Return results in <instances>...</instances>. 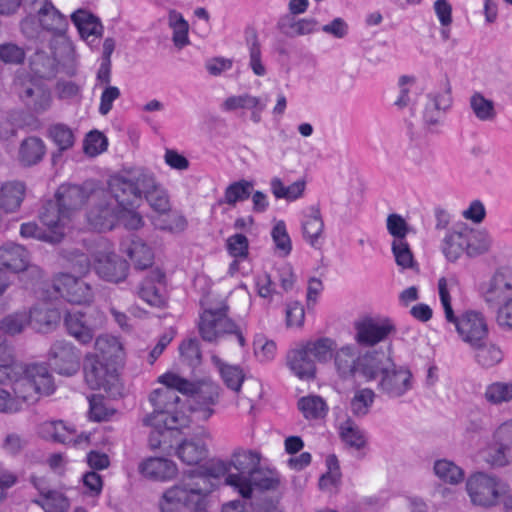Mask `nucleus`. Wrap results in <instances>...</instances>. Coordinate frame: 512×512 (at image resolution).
<instances>
[{
  "instance_id": "338daca9",
  "label": "nucleus",
  "mask_w": 512,
  "mask_h": 512,
  "mask_svg": "<svg viewBox=\"0 0 512 512\" xmlns=\"http://www.w3.org/2000/svg\"><path fill=\"white\" fill-rule=\"evenodd\" d=\"M392 252L398 266L404 269L413 268L415 261L413 254L405 240H394L392 243Z\"/></svg>"
},
{
  "instance_id": "473e14b6",
  "label": "nucleus",
  "mask_w": 512,
  "mask_h": 512,
  "mask_svg": "<svg viewBox=\"0 0 512 512\" xmlns=\"http://www.w3.org/2000/svg\"><path fill=\"white\" fill-rule=\"evenodd\" d=\"M64 214L56 199L48 200L39 212V219L43 225L49 228L50 234H53V231L63 232V227L70 221L68 216Z\"/></svg>"
},
{
  "instance_id": "69168bd1",
  "label": "nucleus",
  "mask_w": 512,
  "mask_h": 512,
  "mask_svg": "<svg viewBox=\"0 0 512 512\" xmlns=\"http://www.w3.org/2000/svg\"><path fill=\"white\" fill-rule=\"evenodd\" d=\"M29 319L25 313H16L4 317L0 322V330L9 335L21 333L28 324Z\"/></svg>"
},
{
  "instance_id": "dca6fc26",
  "label": "nucleus",
  "mask_w": 512,
  "mask_h": 512,
  "mask_svg": "<svg viewBox=\"0 0 512 512\" xmlns=\"http://www.w3.org/2000/svg\"><path fill=\"white\" fill-rule=\"evenodd\" d=\"M220 397V387L212 381H201L192 396L191 410L197 414L198 420L207 421L214 413Z\"/></svg>"
},
{
  "instance_id": "e433bc0d",
  "label": "nucleus",
  "mask_w": 512,
  "mask_h": 512,
  "mask_svg": "<svg viewBox=\"0 0 512 512\" xmlns=\"http://www.w3.org/2000/svg\"><path fill=\"white\" fill-rule=\"evenodd\" d=\"M177 455L184 463L196 465L208 456V449L202 440H184L177 448Z\"/></svg>"
},
{
  "instance_id": "a18cd8bd",
  "label": "nucleus",
  "mask_w": 512,
  "mask_h": 512,
  "mask_svg": "<svg viewBox=\"0 0 512 512\" xmlns=\"http://www.w3.org/2000/svg\"><path fill=\"white\" fill-rule=\"evenodd\" d=\"M49 136L58 147V152L54 153L52 160L55 163L61 153L73 147L75 137L73 131L65 124H55L49 128Z\"/></svg>"
},
{
  "instance_id": "f257e3e1",
  "label": "nucleus",
  "mask_w": 512,
  "mask_h": 512,
  "mask_svg": "<svg viewBox=\"0 0 512 512\" xmlns=\"http://www.w3.org/2000/svg\"><path fill=\"white\" fill-rule=\"evenodd\" d=\"M0 384H11L14 397L0 389V412L16 413L23 403L33 404L41 395L55 391L53 376L45 364H23L11 361L0 364Z\"/></svg>"
},
{
  "instance_id": "9b49d317",
  "label": "nucleus",
  "mask_w": 512,
  "mask_h": 512,
  "mask_svg": "<svg viewBox=\"0 0 512 512\" xmlns=\"http://www.w3.org/2000/svg\"><path fill=\"white\" fill-rule=\"evenodd\" d=\"M199 491H207V488L200 481L184 478L163 494L159 504L161 512H181L182 508L190 506L192 497H197Z\"/></svg>"
},
{
  "instance_id": "3c124183",
  "label": "nucleus",
  "mask_w": 512,
  "mask_h": 512,
  "mask_svg": "<svg viewBox=\"0 0 512 512\" xmlns=\"http://www.w3.org/2000/svg\"><path fill=\"white\" fill-rule=\"evenodd\" d=\"M470 108L480 121H493L496 118L494 102L480 92H475L470 97Z\"/></svg>"
},
{
  "instance_id": "9d476101",
  "label": "nucleus",
  "mask_w": 512,
  "mask_h": 512,
  "mask_svg": "<svg viewBox=\"0 0 512 512\" xmlns=\"http://www.w3.org/2000/svg\"><path fill=\"white\" fill-rule=\"evenodd\" d=\"M116 364L99 358V355L87 353L84 358V379L86 384L92 390H101L108 392L111 386L117 381Z\"/></svg>"
},
{
  "instance_id": "8fccbe9b",
  "label": "nucleus",
  "mask_w": 512,
  "mask_h": 512,
  "mask_svg": "<svg viewBox=\"0 0 512 512\" xmlns=\"http://www.w3.org/2000/svg\"><path fill=\"white\" fill-rule=\"evenodd\" d=\"M253 190V183L247 180H239L231 183L224 192V198L219 200V204L226 203L234 206L239 201L247 200Z\"/></svg>"
},
{
  "instance_id": "6e6552de",
  "label": "nucleus",
  "mask_w": 512,
  "mask_h": 512,
  "mask_svg": "<svg viewBox=\"0 0 512 512\" xmlns=\"http://www.w3.org/2000/svg\"><path fill=\"white\" fill-rule=\"evenodd\" d=\"M480 295L490 308L512 300V267L497 268L490 279L480 285Z\"/></svg>"
},
{
  "instance_id": "c03bdc74",
  "label": "nucleus",
  "mask_w": 512,
  "mask_h": 512,
  "mask_svg": "<svg viewBox=\"0 0 512 512\" xmlns=\"http://www.w3.org/2000/svg\"><path fill=\"white\" fill-rule=\"evenodd\" d=\"M475 351V360L484 368H490L501 362L503 355L498 346L486 341H480L478 346H471Z\"/></svg>"
},
{
  "instance_id": "423d86ee",
  "label": "nucleus",
  "mask_w": 512,
  "mask_h": 512,
  "mask_svg": "<svg viewBox=\"0 0 512 512\" xmlns=\"http://www.w3.org/2000/svg\"><path fill=\"white\" fill-rule=\"evenodd\" d=\"M179 400L177 393L169 386L164 385V387L153 390L149 395L153 411L143 418V424L159 427L163 423L166 428H176L179 419L175 409Z\"/></svg>"
},
{
  "instance_id": "de8ad7c7",
  "label": "nucleus",
  "mask_w": 512,
  "mask_h": 512,
  "mask_svg": "<svg viewBox=\"0 0 512 512\" xmlns=\"http://www.w3.org/2000/svg\"><path fill=\"white\" fill-rule=\"evenodd\" d=\"M375 392L370 388H359L350 400V410L356 417L366 416L375 400Z\"/></svg>"
},
{
  "instance_id": "603ef678",
  "label": "nucleus",
  "mask_w": 512,
  "mask_h": 512,
  "mask_svg": "<svg viewBox=\"0 0 512 512\" xmlns=\"http://www.w3.org/2000/svg\"><path fill=\"white\" fill-rule=\"evenodd\" d=\"M358 367L357 373H360L367 381L375 380L378 376L381 377L382 371L387 368L382 365L376 353L359 356Z\"/></svg>"
},
{
  "instance_id": "bb28decb",
  "label": "nucleus",
  "mask_w": 512,
  "mask_h": 512,
  "mask_svg": "<svg viewBox=\"0 0 512 512\" xmlns=\"http://www.w3.org/2000/svg\"><path fill=\"white\" fill-rule=\"evenodd\" d=\"M41 27L55 35H63L68 27L66 17L49 0H44L37 10Z\"/></svg>"
},
{
  "instance_id": "49530a36",
  "label": "nucleus",
  "mask_w": 512,
  "mask_h": 512,
  "mask_svg": "<svg viewBox=\"0 0 512 512\" xmlns=\"http://www.w3.org/2000/svg\"><path fill=\"white\" fill-rule=\"evenodd\" d=\"M315 361L326 363L333 357L336 348L334 340L328 337H321L314 341L303 344Z\"/></svg>"
},
{
  "instance_id": "f3484780",
  "label": "nucleus",
  "mask_w": 512,
  "mask_h": 512,
  "mask_svg": "<svg viewBox=\"0 0 512 512\" xmlns=\"http://www.w3.org/2000/svg\"><path fill=\"white\" fill-rule=\"evenodd\" d=\"M94 270L108 282L119 283L127 277L129 265L114 252H98L94 257Z\"/></svg>"
},
{
  "instance_id": "bf43d9fd",
  "label": "nucleus",
  "mask_w": 512,
  "mask_h": 512,
  "mask_svg": "<svg viewBox=\"0 0 512 512\" xmlns=\"http://www.w3.org/2000/svg\"><path fill=\"white\" fill-rule=\"evenodd\" d=\"M249 48L250 67L257 76H264L266 73L265 66L261 61V47L257 33L252 30L250 35L246 37Z\"/></svg>"
},
{
  "instance_id": "4d7b16f0",
  "label": "nucleus",
  "mask_w": 512,
  "mask_h": 512,
  "mask_svg": "<svg viewBox=\"0 0 512 512\" xmlns=\"http://www.w3.org/2000/svg\"><path fill=\"white\" fill-rule=\"evenodd\" d=\"M435 474L445 482L457 484L464 478V473L460 467L451 461L438 460L434 464Z\"/></svg>"
},
{
  "instance_id": "6ab92c4d",
  "label": "nucleus",
  "mask_w": 512,
  "mask_h": 512,
  "mask_svg": "<svg viewBox=\"0 0 512 512\" xmlns=\"http://www.w3.org/2000/svg\"><path fill=\"white\" fill-rule=\"evenodd\" d=\"M279 483V478L272 471L264 470L259 465L235 489L243 498L250 499L254 489L276 490Z\"/></svg>"
},
{
  "instance_id": "2f4dec72",
  "label": "nucleus",
  "mask_w": 512,
  "mask_h": 512,
  "mask_svg": "<svg viewBox=\"0 0 512 512\" xmlns=\"http://www.w3.org/2000/svg\"><path fill=\"white\" fill-rule=\"evenodd\" d=\"M303 236L314 248H320L319 241L324 230V221L321 216L319 205H312L308 208L306 219L302 223Z\"/></svg>"
},
{
  "instance_id": "4468645a",
  "label": "nucleus",
  "mask_w": 512,
  "mask_h": 512,
  "mask_svg": "<svg viewBox=\"0 0 512 512\" xmlns=\"http://www.w3.org/2000/svg\"><path fill=\"white\" fill-rule=\"evenodd\" d=\"M355 341L360 346L370 347L382 342L395 331L389 320H377L371 317L355 322Z\"/></svg>"
},
{
  "instance_id": "e2e57ef3",
  "label": "nucleus",
  "mask_w": 512,
  "mask_h": 512,
  "mask_svg": "<svg viewBox=\"0 0 512 512\" xmlns=\"http://www.w3.org/2000/svg\"><path fill=\"white\" fill-rule=\"evenodd\" d=\"M144 198L157 214L167 212L171 207L167 191L159 182Z\"/></svg>"
},
{
  "instance_id": "ddd939ff",
  "label": "nucleus",
  "mask_w": 512,
  "mask_h": 512,
  "mask_svg": "<svg viewBox=\"0 0 512 512\" xmlns=\"http://www.w3.org/2000/svg\"><path fill=\"white\" fill-rule=\"evenodd\" d=\"M93 186V182H85L83 185H60L55 193V199L65 213L64 215L71 219L84 204L87 205Z\"/></svg>"
},
{
  "instance_id": "c756f323",
  "label": "nucleus",
  "mask_w": 512,
  "mask_h": 512,
  "mask_svg": "<svg viewBox=\"0 0 512 512\" xmlns=\"http://www.w3.org/2000/svg\"><path fill=\"white\" fill-rule=\"evenodd\" d=\"M20 97L26 106L35 113L46 111L52 102L50 92L43 86L34 83L23 86Z\"/></svg>"
},
{
  "instance_id": "5701e85b",
  "label": "nucleus",
  "mask_w": 512,
  "mask_h": 512,
  "mask_svg": "<svg viewBox=\"0 0 512 512\" xmlns=\"http://www.w3.org/2000/svg\"><path fill=\"white\" fill-rule=\"evenodd\" d=\"M63 322L67 334L81 345H88L93 341L95 330L88 325L86 315L81 311H67Z\"/></svg>"
},
{
  "instance_id": "37998d69",
  "label": "nucleus",
  "mask_w": 512,
  "mask_h": 512,
  "mask_svg": "<svg viewBox=\"0 0 512 512\" xmlns=\"http://www.w3.org/2000/svg\"><path fill=\"white\" fill-rule=\"evenodd\" d=\"M45 154V144L37 137H29L21 143L19 149L20 161L26 165L31 166L38 163Z\"/></svg>"
},
{
  "instance_id": "f704fd0d",
  "label": "nucleus",
  "mask_w": 512,
  "mask_h": 512,
  "mask_svg": "<svg viewBox=\"0 0 512 512\" xmlns=\"http://www.w3.org/2000/svg\"><path fill=\"white\" fill-rule=\"evenodd\" d=\"M94 348L95 353L92 355H99L102 360L113 364L121 360L123 355L122 344L118 338L108 334L98 336L95 339Z\"/></svg>"
},
{
  "instance_id": "20e7f679",
  "label": "nucleus",
  "mask_w": 512,
  "mask_h": 512,
  "mask_svg": "<svg viewBox=\"0 0 512 512\" xmlns=\"http://www.w3.org/2000/svg\"><path fill=\"white\" fill-rule=\"evenodd\" d=\"M113 191L118 192L121 203L138 204L158 184L150 170L137 167L112 176L110 179Z\"/></svg>"
},
{
  "instance_id": "c9c22d12",
  "label": "nucleus",
  "mask_w": 512,
  "mask_h": 512,
  "mask_svg": "<svg viewBox=\"0 0 512 512\" xmlns=\"http://www.w3.org/2000/svg\"><path fill=\"white\" fill-rule=\"evenodd\" d=\"M126 253L136 269L144 270L153 264L154 253L151 247L138 237L131 240Z\"/></svg>"
},
{
  "instance_id": "f8f14e48",
  "label": "nucleus",
  "mask_w": 512,
  "mask_h": 512,
  "mask_svg": "<svg viewBox=\"0 0 512 512\" xmlns=\"http://www.w3.org/2000/svg\"><path fill=\"white\" fill-rule=\"evenodd\" d=\"M53 287L62 298L73 304H88L94 297L92 287L86 281L68 273L58 275Z\"/></svg>"
},
{
  "instance_id": "79ce46f5",
  "label": "nucleus",
  "mask_w": 512,
  "mask_h": 512,
  "mask_svg": "<svg viewBox=\"0 0 512 512\" xmlns=\"http://www.w3.org/2000/svg\"><path fill=\"white\" fill-rule=\"evenodd\" d=\"M153 224L159 230L180 233L186 229L187 220L178 211L170 208L169 211L154 216Z\"/></svg>"
},
{
  "instance_id": "f03ea898",
  "label": "nucleus",
  "mask_w": 512,
  "mask_h": 512,
  "mask_svg": "<svg viewBox=\"0 0 512 512\" xmlns=\"http://www.w3.org/2000/svg\"><path fill=\"white\" fill-rule=\"evenodd\" d=\"M438 290L445 318L455 325L462 341L471 347L478 346L480 341L488 340L489 329L484 315L478 311L468 310L459 317L455 316L446 278L442 277L438 280Z\"/></svg>"
},
{
  "instance_id": "1a4fd4ad",
  "label": "nucleus",
  "mask_w": 512,
  "mask_h": 512,
  "mask_svg": "<svg viewBox=\"0 0 512 512\" xmlns=\"http://www.w3.org/2000/svg\"><path fill=\"white\" fill-rule=\"evenodd\" d=\"M81 350L67 340L55 341L48 352L51 368L59 375L71 377L76 375L81 367Z\"/></svg>"
},
{
  "instance_id": "393cba45",
  "label": "nucleus",
  "mask_w": 512,
  "mask_h": 512,
  "mask_svg": "<svg viewBox=\"0 0 512 512\" xmlns=\"http://www.w3.org/2000/svg\"><path fill=\"white\" fill-rule=\"evenodd\" d=\"M139 472L144 477L156 481H168L177 474L176 464L166 458L150 457L139 464Z\"/></svg>"
},
{
  "instance_id": "774afa93",
  "label": "nucleus",
  "mask_w": 512,
  "mask_h": 512,
  "mask_svg": "<svg viewBox=\"0 0 512 512\" xmlns=\"http://www.w3.org/2000/svg\"><path fill=\"white\" fill-rule=\"evenodd\" d=\"M34 502L40 504L46 512H65L69 507L67 498L56 491H48L44 494V499L41 503L38 500Z\"/></svg>"
},
{
  "instance_id": "0e129e2a",
  "label": "nucleus",
  "mask_w": 512,
  "mask_h": 512,
  "mask_svg": "<svg viewBox=\"0 0 512 512\" xmlns=\"http://www.w3.org/2000/svg\"><path fill=\"white\" fill-rule=\"evenodd\" d=\"M485 398L492 404H500L512 400V383L496 382L489 385L485 392Z\"/></svg>"
},
{
  "instance_id": "6e6d98bb",
  "label": "nucleus",
  "mask_w": 512,
  "mask_h": 512,
  "mask_svg": "<svg viewBox=\"0 0 512 512\" xmlns=\"http://www.w3.org/2000/svg\"><path fill=\"white\" fill-rule=\"evenodd\" d=\"M20 234L22 237L35 238L50 243H58L64 236L62 231H53V234H50V232L44 231L35 222L23 223L20 227Z\"/></svg>"
},
{
  "instance_id": "ea45409f",
  "label": "nucleus",
  "mask_w": 512,
  "mask_h": 512,
  "mask_svg": "<svg viewBox=\"0 0 512 512\" xmlns=\"http://www.w3.org/2000/svg\"><path fill=\"white\" fill-rule=\"evenodd\" d=\"M212 363L218 368L221 378L225 385L235 391L241 390L242 383L244 381L243 371L239 366L228 365L224 363L218 356L213 355L211 357Z\"/></svg>"
},
{
  "instance_id": "13d9d810",
  "label": "nucleus",
  "mask_w": 512,
  "mask_h": 512,
  "mask_svg": "<svg viewBox=\"0 0 512 512\" xmlns=\"http://www.w3.org/2000/svg\"><path fill=\"white\" fill-rule=\"evenodd\" d=\"M169 25L173 29V42L175 46L182 48L189 43L188 23L180 13L172 11L169 14Z\"/></svg>"
},
{
  "instance_id": "39448f33",
  "label": "nucleus",
  "mask_w": 512,
  "mask_h": 512,
  "mask_svg": "<svg viewBox=\"0 0 512 512\" xmlns=\"http://www.w3.org/2000/svg\"><path fill=\"white\" fill-rule=\"evenodd\" d=\"M228 306L216 309H205L200 315L199 333L204 341L214 342L224 334H234L241 347L245 346V338L237 324L227 316Z\"/></svg>"
},
{
  "instance_id": "72a5a7b5",
  "label": "nucleus",
  "mask_w": 512,
  "mask_h": 512,
  "mask_svg": "<svg viewBox=\"0 0 512 512\" xmlns=\"http://www.w3.org/2000/svg\"><path fill=\"white\" fill-rule=\"evenodd\" d=\"M25 195V185L19 181H9L0 188V208L5 212L16 211Z\"/></svg>"
},
{
  "instance_id": "aec40b11",
  "label": "nucleus",
  "mask_w": 512,
  "mask_h": 512,
  "mask_svg": "<svg viewBox=\"0 0 512 512\" xmlns=\"http://www.w3.org/2000/svg\"><path fill=\"white\" fill-rule=\"evenodd\" d=\"M261 455L252 450H236L229 462L230 468L234 467L238 473L228 474L225 483L236 488L257 466L260 465Z\"/></svg>"
},
{
  "instance_id": "a211bd4d",
  "label": "nucleus",
  "mask_w": 512,
  "mask_h": 512,
  "mask_svg": "<svg viewBox=\"0 0 512 512\" xmlns=\"http://www.w3.org/2000/svg\"><path fill=\"white\" fill-rule=\"evenodd\" d=\"M165 274L156 268L149 272L138 288V296L152 307L162 308L166 305L164 294Z\"/></svg>"
},
{
  "instance_id": "4be33fe9",
  "label": "nucleus",
  "mask_w": 512,
  "mask_h": 512,
  "mask_svg": "<svg viewBox=\"0 0 512 512\" xmlns=\"http://www.w3.org/2000/svg\"><path fill=\"white\" fill-rule=\"evenodd\" d=\"M29 261V252L22 245L8 242L0 247V270L18 273L28 267Z\"/></svg>"
},
{
  "instance_id": "b1692460",
  "label": "nucleus",
  "mask_w": 512,
  "mask_h": 512,
  "mask_svg": "<svg viewBox=\"0 0 512 512\" xmlns=\"http://www.w3.org/2000/svg\"><path fill=\"white\" fill-rule=\"evenodd\" d=\"M71 21L76 26L82 39L90 46L95 40L102 37L103 25L98 17L87 10L79 9L72 13Z\"/></svg>"
},
{
  "instance_id": "cd10ccee",
  "label": "nucleus",
  "mask_w": 512,
  "mask_h": 512,
  "mask_svg": "<svg viewBox=\"0 0 512 512\" xmlns=\"http://www.w3.org/2000/svg\"><path fill=\"white\" fill-rule=\"evenodd\" d=\"M333 358L336 372L342 380H350L358 372L359 356L354 346L341 347L334 352Z\"/></svg>"
},
{
  "instance_id": "5fc2aeb1",
  "label": "nucleus",
  "mask_w": 512,
  "mask_h": 512,
  "mask_svg": "<svg viewBox=\"0 0 512 512\" xmlns=\"http://www.w3.org/2000/svg\"><path fill=\"white\" fill-rule=\"evenodd\" d=\"M342 440L350 447L360 450L366 445L364 432L351 420H347L340 427Z\"/></svg>"
},
{
  "instance_id": "c85d7f7f",
  "label": "nucleus",
  "mask_w": 512,
  "mask_h": 512,
  "mask_svg": "<svg viewBox=\"0 0 512 512\" xmlns=\"http://www.w3.org/2000/svg\"><path fill=\"white\" fill-rule=\"evenodd\" d=\"M277 27L283 35L295 38L317 31L318 22L314 18L296 19L293 15H285L278 21Z\"/></svg>"
},
{
  "instance_id": "864d4df0",
  "label": "nucleus",
  "mask_w": 512,
  "mask_h": 512,
  "mask_svg": "<svg viewBox=\"0 0 512 512\" xmlns=\"http://www.w3.org/2000/svg\"><path fill=\"white\" fill-rule=\"evenodd\" d=\"M298 408L306 419H318L324 417L327 405L320 396H306L298 401Z\"/></svg>"
},
{
  "instance_id": "2eb2a0df",
  "label": "nucleus",
  "mask_w": 512,
  "mask_h": 512,
  "mask_svg": "<svg viewBox=\"0 0 512 512\" xmlns=\"http://www.w3.org/2000/svg\"><path fill=\"white\" fill-rule=\"evenodd\" d=\"M412 373L405 367H397L392 364L382 371L377 385V389L390 398L403 396L412 389Z\"/></svg>"
},
{
  "instance_id": "7ed1b4c3",
  "label": "nucleus",
  "mask_w": 512,
  "mask_h": 512,
  "mask_svg": "<svg viewBox=\"0 0 512 512\" xmlns=\"http://www.w3.org/2000/svg\"><path fill=\"white\" fill-rule=\"evenodd\" d=\"M109 180L107 188L97 187L95 184L87 204L86 218L89 225L97 231H110L119 223L121 213L120 196H116Z\"/></svg>"
},
{
  "instance_id": "09e8293b",
  "label": "nucleus",
  "mask_w": 512,
  "mask_h": 512,
  "mask_svg": "<svg viewBox=\"0 0 512 512\" xmlns=\"http://www.w3.org/2000/svg\"><path fill=\"white\" fill-rule=\"evenodd\" d=\"M465 229L454 231L446 235L442 244V251L449 261H456L462 253H466Z\"/></svg>"
},
{
  "instance_id": "a19ab883",
  "label": "nucleus",
  "mask_w": 512,
  "mask_h": 512,
  "mask_svg": "<svg viewBox=\"0 0 512 512\" xmlns=\"http://www.w3.org/2000/svg\"><path fill=\"white\" fill-rule=\"evenodd\" d=\"M28 319L37 331L47 333L57 326L61 316L57 309L35 308L30 311Z\"/></svg>"
},
{
  "instance_id": "4c0bfd02",
  "label": "nucleus",
  "mask_w": 512,
  "mask_h": 512,
  "mask_svg": "<svg viewBox=\"0 0 512 512\" xmlns=\"http://www.w3.org/2000/svg\"><path fill=\"white\" fill-rule=\"evenodd\" d=\"M466 254L469 257H477L489 251L492 240L485 230L465 228Z\"/></svg>"
},
{
  "instance_id": "680f3d73",
  "label": "nucleus",
  "mask_w": 512,
  "mask_h": 512,
  "mask_svg": "<svg viewBox=\"0 0 512 512\" xmlns=\"http://www.w3.org/2000/svg\"><path fill=\"white\" fill-rule=\"evenodd\" d=\"M159 381L164 385L174 389L176 393L180 392L182 394L191 396H193L197 387V383L191 382L174 373H165L164 375L160 376Z\"/></svg>"
},
{
  "instance_id": "58836bf2",
  "label": "nucleus",
  "mask_w": 512,
  "mask_h": 512,
  "mask_svg": "<svg viewBox=\"0 0 512 512\" xmlns=\"http://www.w3.org/2000/svg\"><path fill=\"white\" fill-rule=\"evenodd\" d=\"M41 433L44 438L62 444L75 443V430L66 426L63 421H47L41 425Z\"/></svg>"
},
{
  "instance_id": "052dcab7",
  "label": "nucleus",
  "mask_w": 512,
  "mask_h": 512,
  "mask_svg": "<svg viewBox=\"0 0 512 512\" xmlns=\"http://www.w3.org/2000/svg\"><path fill=\"white\" fill-rule=\"evenodd\" d=\"M271 236L279 254L283 257L288 256L292 250V243L284 221L280 220L274 225Z\"/></svg>"
},
{
  "instance_id": "7c9ffc66",
  "label": "nucleus",
  "mask_w": 512,
  "mask_h": 512,
  "mask_svg": "<svg viewBox=\"0 0 512 512\" xmlns=\"http://www.w3.org/2000/svg\"><path fill=\"white\" fill-rule=\"evenodd\" d=\"M230 471L229 462L220 459H212L200 466L197 470H192L185 478H193V481H200L203 487L207 488V494L211 492L209 478H220Z\"/></svg>"
},
{
  "instance_id": "a878e982",
  "label": "nucleus",
  "mask_w": 512,
  "mask_h": 512,
  "mask_svg": "<svg viewBox=\"0 0 512 512\" xmlns=\"http://www.w3.org/2000/svg\"><path fill=\"white\" fill-rule=\"evenodd\" d=\"M287 364L291 371L300 379H314L316 374L315 360L307 351L304 345H301L287 354Z\"/></svg>"
},
{
  "instance_id": "0eeeda50",
  "label": "nucleus",
  "mask_w": 512,
  "mask_h": 512,
  "mask_svg": "<svg viewBox=\"0 0 512 512\" xmlns=\"http://www.w3.org/2000/svg\"><path fill=\"white\" fill-rule=\"evenodd\" d=\"M466 490L474 505L489 508L498 503L505 487L497 477L477 472L468 478Z\"/></svg>"
},
{
  "instance_id": "412c9836",
  "label": "nucleus",
  "mask_w": 512,
  "mask_h": 512,
  "mask_svg": "<svg viewBox=\"0 0 512 512\" xmlns=\"http://www.w3.org/2000/svg\"><path fill=\"white\" fill-rule=\"evenodd\" d=\"M441 88L443 89V93H429L427 95L428 102L425 106V110L423 112L424 122L431 126L439 123V119L441 116V110H445L450 106L451 103V84L447 75L441 80Z\"/></svg>"
}]
</instances>
